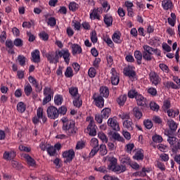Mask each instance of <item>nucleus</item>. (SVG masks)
<instances>
[{
  "label": "nucleus",
  "mask_w": 180,
  "mask_h": 180,
  "mask_svg": "<svg viewBox=\"0 0 180 180\" xmlns=\"http://www.w3.org/2000/svg\"><path fill=\"white\" fill-rule=\"evenodd\" d=\"M37 116L38 119H41L42 120V123H46L47 122V117L46 115H44V110L43 108L39 107L37 110Z\"/></svg>",
  "instance_id": "4468645a"
},
{
  "label": "nucleus",
  "mask_w": 180,
  "mask_h": 180,
  "mask_svg": "<svg viewBox=\"0 0 180 180\" xmlns=\"http://www.w3.org/2000/svg\"><path fill=\"white\" fill-rule=\"evenodd\" d=\"M162 6L165 11H168L169 9H172L174 4L171 0H163L162 1Z\"/></svg>",
  "instance_id": "aec40b11"
},
{
  "label": "nucleus",
  "mask_w": 180,
  "mask_h": 180,
  "mask_svg": "<svg viewBox=\"0 0 180 180\" xmlns=\"http://www.w3.org/2000/svg\"><path fill=\"white\" fill-rule=\"evenodd\" d=\"M24 158L27 162V165H29V167H36V160H34V159H33V158H32L30 155L25 154Z\"/></svg>",
  "instance_id": "6ab92c4d"
},
{
  "label": "nucleus",
  "mask_w": 180,
  "mask_h": 180,
  "mask_svg": "<svg viewBox=\"0 0 180 180\" xmlns=\"http://www.w3.org/2000/svg\"><path fill=\"white\" fill-rule=\"evenodd\" d=\"M100 155H106L108 154V149L106 148V145H101L100 146Z\"/></svg>",
  "instance_id": "603ef678"
},
{
  "label": "nucleus",
  "mask_w": 180,
  "mask_h": 180,
  "mask_svg": "<svg viewBox=\"0 0 180 180\" xmlns=\"http://www.w3.org/2000/svg\"><path fill=\"white\" fill-rule=\"evenodd\" d=\"M167 113L169 116V117H175V116H178L179 115V110H174L172 109H169L167 111Z\"/></svg>",
  "instance_id": "c9c22d12"
},
{
  "label": "nucleus",
  "mask_w": 180,
  "mask_h": 180,
  "mask_svg": "<svg viewBox=\"0 0 180 180\" xmlns=\"http://www.w3.org/2000/svg\"><path fill=\"white\" fill-rule=\"evenodd\" d=\"M132 115L136 118V119H141L143 117V112L140 111V108L139 107H135L132 110Z\"/></svg>",
  "instance_id": "bb28decb"
},
{
  "label": "nucleus",
  "mask_w": 180,
  "mask_h": 180,
  "mask_svg": "<svg viewBox=\"0 0 180 180\" xmlns=\"http://www.w3.org/2000/svg\"><path fill=\"white\" fill-rule=\"evenodd\" d=\"M143 59L145 61H151L154 58L153 53L158 57H161V51L158 50V49H154L148 45H143Z\"/></svg>",
  "instance_id": "f257e3e1"
},
{
  "label": "nucleus",
  "mask_w": 180,
  "mask_h": 180,
  "mask_svg": "<svg viewBox=\"0 0 180 180\" xmlns=\"http://www.w3.org/2000/svg\"><path fill=\"white\" fill-rule=\"evenodd\" d=\"M98 139H101V140L103 141V143H108V136L103 133V132H99L98 134Z\"/></svg>",
  "instance_id": "864d4df0"
},
{
  "label": "nucleus",
  "mask_w": 180,
  "mask_h": 180,
  "mask_svg": "<svg viewBox=\"0 0 180 180\" xmlns=\"http://www.w3.org/2000/svg\"><path fill=\"white\" fill-rule=\"evenodd\" d=\"M32 56V61L33 63H40V51L36 49L31 53Z\"/></svg>",
  "instance_id": "a211bd4d"
},
{
  "label": "nucleus",
  "mask_w": 180,
  "mask_h": 180,
  "mask_svg": "<svg viewBox=\"0 0 180 180\" xmlns=\"http://www.w3.org/2000/svg\"><path fill=\"white\" fill-rule=\"evenodd\" d=\"M111 110L109 108L103 109L101 112V115L103 119H108L110 116Z\"/></svg>",
  "instance_id": "7c9ffc66"
},
{
  "label": "nucleus",
  "mask_w": 180,
  "mask_h": 180,
  "mask_svg": "<svg viewBox=\"0 0 180 180\" xmlns=\"http://www.w3.org/2000/svg\"><path fill=\"white\" fill-rule=\"evenodd\" d=\"M86 121L89 122V124L87 127V131H89V134L90 136H96V130L98 129V127L95 124V121H94V118L87 117Z\"/></svg>",
  "instance_id": "39448f33"
},
{
  "label": "nucleus",
  "mask_w": 180,
  "mask_h": 180,
  "mask_svg": "<svg viewBox=\"0 0 180 180\" xmlns=\"http://www.w3.org/2000/svg\"><path fill=\"white\" fill-rule=\"evenodd\" d=\"M150 82H152L153 85H158L160 82H161V77L157 74V72L154 71H151L149 74Z\"/></svg>",
  "instance_id": "9d476101"
},
{
  "label": "nucleus",
  "mask_w": 180,
  "mask_h": 180,
  "mask_svg": "<svg viewBox=\"0 0 180 180\" xmlns=\"http://www.w3.org/2000/svg\"><path fill=\"white\" fill-rule=\"evenodd\" d=\"M54 94V91H53V89L51 87H45L44 89V96H51V95Z\"/></svg>",
  "instance_id": "3c124183"
},
{
  "label": "nucleus",
  "mask_w": 180,
  "mask_h": 180,
  "mask_svg": "<svg viewBox=\"0 0 180 180\" xmlns=\"http://www.w3.org/2000/svg\"><path fill=\"white\" fill-rule=\"evenodd\" d=\"M165 86L167 88H172V89H179V86H177V84H175L172 82H167L165 84Z\"/></svg>",
  "instance_id": "49530a36"
},
{
  "label": "nucleus",
  "mask_w": 180,
  "mask_h": 180,
  "mask_svg": "<svg viewBox=\"0 0 180 180\" xmlns=\"http://www.w3.org/2000/svg\"><path fill=\"white\" fill-rule=\"evenodd\" d=\"M103 10L101 8H94L93 11L90 13V19L95 20H101V15H102Z\"/></svg>",
  "instance_id": "9b49d317"
},
{
  "label": "nucleus",
  "mask_w": 180,
  "mask_h": 180,
  "mask_svg": "<svg viewBox=\"0 0 180 180\" xmlns=\"http://www.w3.org/2000/svg\"><path fill=\"white\" fill-rule=\"evenodd\" d=\"M65 76L66 78H71L74 77V72L72 71V68L71 67H68L66 71L65 72Z\"/></svg>",
  "instance_id": "79ce46f5"
},
{
  "label": "nucleus",
  "mask_w": 180,
  "mask_h": 180,
  "mask_svg": "<svg viewBox=\"0 0 180 180\" xmlns=\"http://www.w3.org/2000/svg\"><path fill=\"white\" fill-rule=\"evenodd\" d=\"M88 75L90 78H95V77H96V69H95V68H90L89 69Z\"/></svg>",
  "instance_id": "de8ad7c7"
},
{
  "label": "nucleus",
  "mask_w": 180,
  "mask_h": 180,
  "mask_svg": "<svg viewBox=\"0 0 180 180\" xmlns=\"http://www.w3.org/2000/svg\"><path fill=\"white\" fill-rule=\"evenodd\" d=\"M167 125L169 127L171 131H176V129H178V124L175 121L170 120L167 121Z\"/></svg>",
  "instance_id": "c85d7f7f"
},
{
  "label": "nucleus",
  "mask_w": 180,
  "mask_h": 180,
  "mask_svg": "<svg viewBox=\"0 0 180 180\" xmlns=\"http://www.w3.org/2000/svg\"><path fill=\"white\" fill-rule=\"evenodd\" d=\"M17 110L20 112V113H23L25 110H26V105L23 102H19L17 104Z\"/></svg>",
  "instance_id": "e433bc0d"
},
{
  "label": "nucleus",
  "mask_w": 180,
  "mask_h": 180,
  "mask_svg": "<svg viewBox=\"0 0 180 180\" xmlns=\"http://www.w3.org/2000/svg\"><path fill=\"white\" fill-rule=\"evenodd\" d=\"M86 142L84 141H78L76 145V150H82V148H85Z\"/></svg>",
  "instance_id": "c03bdc74"
},
{
  "label": "nucleus",
  "mask_w": 180,
  "mask_h": 180,
  "mask_svg": "<svg viewBox=\"0 0 180 180\" xmlns=\"http://www.w3.org/2000/svg\"><path fill=\"white\" fill-rule=\"evenodd\" d=\"M46 57L49 61V63H55V64H57L59 61L60 56L58 55V51L56 52H49L48 53L46 54Z\"/></svg>",
  "instance_id": "423d86ee"
},
{
  "label": "nucleus",
  "mask_w": 180,
  "mask_h": 180,
  "mask_svg": "<svg viewBox=\"0 0 180 180\" xmlns=\"http://www.w3.org/2000/svg\"><path fill=\"white\" fill-rule=\"evenodd\" d=\"M24 92L26 96H30V95H32L33 87H32L30 83H27L24 85Z\"/></svg>",
  "instance_id": "393cba45"
},
{
  "label": "nucleus",
  "mask_w": 180,
  "mask_h": 180,
  "mask_svg": "<svg viewBox=\"0 0 180 180\" xmlns=\"http://www.w3.org/2000/svg\"><path fill=\"white\" fill-rule=\"evenodd\" d=\"M148 94H149V95H151L152 96H157V89L154 87H150L149 89H148L147 90Z\"/></svg>",
  "instance_id": "e2e57ef3"
},
{
  "label": "nucleus",
  "mask_w": 180,
  "mask_h": 180,
  "mask_svg": "<svg viewBox=\"0 0 180 180\" xmlns=\"http://www.w3.org/2000/svg\"><path fill=\"white\" fill-rule=\"evenodd\" d=\"M62 122L63 123V130L65 131L68 136H74L77 133V127H75V121L72 120H68L67 118H63Z\"/></svg>",
  "instance_id": "f03ea898"
},
{
  "label": "nucleus",
  "mask_w": 180,
  "mask_h": 180,
  "mask_svg": "<svg viewBox=\"0 0 180 180\" xmlns=\"http://www.w3.org/2000/svg\"><path fill=\"white\" fill-rule=\"evenodd\" d=\"M90 37L92 43L95 44L98 41V36L96 35V31H92L90 34Z\"/></svg>",
  "instance_id": "8fccbe9b"
},
{
  "label": "nucleus",
  "mask_w": 180,
  "mask_h": 180,
  "mask_svg": "<svg viewBox=\"0 0 180 180\" xmlns=\"http://www.w3.org/2000/svg\"><path fill=\"white\" fill-rule=\"evenodd\" d=\"M124 74L127 75V77H133L136 76V72H134V70H130V68L124 69Z\"/></svg>",
  "instance_id": "09e8293b"
},
{
  "label": "nucleus",
  "mask_w": 180,
  "mask_h": 180,
  "mask_svg": "<svg viewBox=\"0 0 180 180\" xmlns=\"http://www.w3.org/2000/svg\"><path fill=\"white\" fill-rule=\"evenodd\" d=\"M147 172L148 170L146 169V167L142 168L141 171H139L134 173L135 176H139L141 178H144V176H147Z\"/></svg>",
  "instance_id": "473e14b6"
},
{
  "label": "nucleus",
  "mask_w": 180,
  "mask_h": 180,
  "mask_svg": "<svg viewBox=\"0 0 180 180\" xmlns=\"http://www.w3.org/2000/svg\"><path fill=\"white\" fill-rule=\"evenodd\" d=\"M93 99L95 102L96 106L97 108H100L102 109L103 106H105V100L103 99V97L102 96H95V95L93 96Z\"/></svg>",
  "instance_id": "ddd939ff"
},
{
  "label": "nucleus",
  "mask_w": 180,
  "mask_h": 180,
  "mask_svg": "<svg viewBox=\"0 0 180 180\" xmlns=\"http://www.w3.org/2000/svg\"><path fill=\"white\" fill-rule=\"evenodd\" d=\"M116 101L120 106H124V104L127 101V95L122 94L117 98Z\"/></svg>",
  "instance_id": "4be33fe9"
},
{
  "label": "nucleus",
  "mask_w": 180,
  "mask_h": 180,
  "mask_svg": "<svg viewBox=\"0 0 180 180\" xmlns=\"http://www.w3.org/2000/svg\"><path fill=\"white\" fill-rule=\"evenodd\" d=\"M119 117L120 119H122V120H130V113L129 112H122L121 113L119 114Z\"/></svg>",
  "instance_id": "4c0bfd02"
},
{
  "label": "nucleus",
  "mask_w": 180,
  "mask_h": 180,
  "mask_svg": "<svg viewBox=\"0 0 180 180\" xmlns=\"http://www.w3.org/2000/svg\"><path fill=\"white\" fill-rule=\"evenodd\" d=\"M112 39L114 43H117V44H120V43H122V40L120 39V34L117 32L112 34Z\"/></svg>",
  "instance_id": "58836bf2"
},
{
  "label": "nucleus",
  "mask_w": 180,
  "mask_h": 180,
  "mask_svg": "<svg viewBox=\"0 0 180 180\" xmlns=\"http://www.w3.org/2000/svg\"><path fill=\"white\" fill-rule=\"evenodd\" d=\"M136 95H139V93L135 90V89H132V90H130L129 92H128V96L131 98V99H133V98H136Z\"/></svg>",
  "instance_id": "69168bd1"
},
{
  "label": "nucleus",
  "mask_w": 180,
  "mask_h": 180,
  "mask_svg": "<svg viewBox=\"0 0 180 180\" xmlns=\"http://www.w3.org/2000/svg\"><path fill=\"white\" fill-rule=\"evenodd\" d=\"M71 49L72 56L82 53V48H81V46L78 45V44H72Z\"/></svg>",
  "instance_id": "dca6fc26"
},
{
  "label": "nucleus",
  "mask_w": 180,
  "mask_h": 180,
  "mask_svg": "<svg viewBox=\"0 0 180 180\" xmlns=\"http://www.w3.org/2000/svg\"><path fill=\"white\" fill-rule=\"evenodd\" d=\"M40 39H42L44 41H47L49 40V34L46 32H41L39 34Z\"/></svg>",
  "instance_id": "bf43d9fd"
},
{
  "label": "nucleus",
  "mask_w": 180,
  "mask_h": 180,
  "mask_svg": "<svg viewBox=\"0 0 180 180\" xmlns=\"http://www.w3.org/2000/svg\"><path fill=\"white\" fill-rule=\"evenodd\" d=\"M90 145L91 147H99V141L96 138H93L90 141Z\"/></svg>",
  "instance_id": "338daca9"
},
{
  "label": "nucleus",
  "mask_w": 180,
  "mask_h": 180,
  "mask_svg": "<svg viewBox=\"0 0 180 180\" xmlns=\"http://www.w3.org/2000/svg\"><path fill=\"white\" fill-rule=\"evenodd\" d=\"M150 108L152 110L158 112V110L160 109V105H158L155 102H150Z\"/></svg>",
  "instance_id": "0e129e2a"
},
{
  "label": "nucleus",
  "mask_w": 180,
  "mask_h": 180,
  "mask_svg": "<svg viewBox=\"0 0 180 180\" xmlns=\"http://www.w3.org/2000/svg\"><path fill=\"white\" fill-rule=\"evenodd\" d=\"M69 94L71 95L72 99L75 98H80L79 94L78 93V88L72 86L69 89Z\"/></svg>",
  "instance_id": "412c9836"
},
{
  "label": "nucleus",
  "mask_w": 180,
  "mask_h": 180,
  "mask_svg": "<svg viewBox=\"0 0 180 180\" xmlns=\"http://www.w3.org/2000/svg\"><path fill=\"white\" fill-rule=\"evenodd\" d=\"M63 158H65V162H71L75 157V152L73 149H70L63 153Z\"/></svg>",
  "instance_id": "0eeeda50"
},
{
  "label": "nucleus",
  "mask_w": 180,
  "mask_h": 180,
  "mask_svg": "<svg viewBox=\"0 0 180 180\" xmlns=\"http://www.w3.org/2000/svg\"><path fill=\"white\" fill-rule=\"evenodd\" d=\"M134 57L136 58V60H137V63L139 64V65H140L141 64V61L143 60V51L142 52L140 51H134Z\"/></svg>",
  "instance_id": "cd10ccee"
},
{
  "label": "nucleus",
  "mask_w": 180,
  "mask_h": 180,
  "mask_svg": "<svg viewBox=\"0 0 180 180\" xmlns=\"http://www.w3.org/2000/svg\"><path fill=\"white\" fill-rule=\"evenodd\" d=\"M159 68H160V70H162V71H163V72H166V74H168V72H169V68L167 65L164 63H160L159 65Z\"/></svg>",
  "instance_id": "052dcab7"
},
{
  "label": "nucleus",
  "mask_w": 180,
  "mask_h": 180,
  "mask_svg": "<svg viewBox=\"0 0 180 180\" xmlns=\"http://www.w3.org/2000/svg\"><path fill=\"white\" fill-rule=\"evenodd\" d=\"M64 99L63 98V96L60 94H57L54 97V103L56 106H60L63 103Z\"/></svg>",
  "instance_id": "72a5a7b5"
},
{
  "label": "nucleus",
  "mask_w": 180,
  "mask_h": 180,
  "mask_svg": "<svg viewBox=\"0 0 180 180\" xmlns=\"http://www.w3.org/2000/svg\"><path fill=\"white\" fill-rule=\"evenodd\" d=\"M47 153L51 157H54V155H56V148H54L53 146H49V148H47Z\"/></svg>",
  "instance_id": "13d9d810"
},
{
  "label": "nucleus",
  "mask_w": 180,
  "mask_h": 180,
  "mask_svg": "<svg viewBox=\"0 0 180 180\" xmlns=\"http://www.w3.org/2000/svg\"><path fill=\"white\" fill-rule=\"evenodd\" d=\"M133 158L134 160H137V161L144 160V151L141 149L137 150L133 156Z\"/></svg>",
  "instance_id": "5701e85b"
},
{
  "label": "nucleus",
  "mask_w": 180,
  "mask_h": 180,
  "mask_svg": "<svg viewBox=\"0 0 180 180\" xmlns=\"http://www.w3.org/2000/svg\"><path fill=\"white\" fill-rule=\"evenodd\" d=\"M73 99V105L75 108H81V106H82V100H81L79 97Z\"/></svg>",
  "instance_id": "a18cd8bd"
},
{
  "label": "nucleus",
  "mask_w": 180,
  "mask_h": 180,
  "mask_svg": "<svg viewBox=\"0 0 180 180\" xmlns=\"http://www.w3.org/2000/svg\"><path fill=\"white\" fill-rule=\"evenodd\" d=\"M153 141L154 143H162V136L160 135H155L152 137Z\"/></svg>",
  "instance_id": "774afa93"
},
{
  "label": "nucleus",
  "mask_w": 180,
  "mask_h": 180,
  "mask_svg": "<svg viewBox=\"0 0 180 180\" xmlns=\"http://www.w3.org/2000/svg\"><path fill=\"white\" fill-rule=\"evenodd\" d=\"M122 126L126 130H128L129 131H133V129H134V124L133 123V120L130 119L124 120L122 122Z\"/></svg>",
  "instance_id": "2eb2a0df"
},
{
  "label": "nucleus",
  "mask_w": 180,
  "mask_h": 180,
  "mask_svg": "<svg viewBox=\"0 0 180 180\" xmlns=\"http://www.w3.org/2000/svg\"><path fill=\"white\" fill-rule=\"evenodd\" d=\"M104 23L108 26V27L112 26L113 23V18L110 15H105L104 16Z\"/></svg>",
  "instance_id": "2f4dec72"
},
{
  "label": "nucleus",
  "mask_w": 180,
  "mask_h": 180,
  "mask_svg": "<svg viewBox=\"0 0 180 180\" xmlns=\"http://www.w3.org/2000/svg\"><path fill=\"white\" fill-rule=\"evenodd\" d=\"M108 125L115 131H119V130H120V126L115 117L109 118L108 120Z\"/></svg>",
  "instance_id": "1a4fd4ad"
},
{
  "label": "nucleus",
  "mask_w": 180,
  "mask_h": 180,
  "mask_svg": "<svg viewBox=\"0 0 180 180\" xmlns=\"http://www.w3.org/2000/svg\"><path fill=\"white\" fill-rule=\"evenodd\" d=\"M15 157H16V153L13 151H6L3 155V158L4 160H6V161H11Z\"/></svg>",
  "instance_id": "f3484780"
},
{
  "label": "nucleus",
  "mask_w": 180,
  "mask_h": 180,
  "mask_svg": "<svg viewBox=\"0 0 180 180\" xmlns=\"http://www.w3.org/2000/svg\"><path fill=\"white\" fill-rule=\"evenodd\" d=\"M135 99L139 106H144L146 105V99L141 94L136 95Z\"/></svg>",
  "instance_id": "b1692460"
},
{
  "label": "nucleus",
  "mask_w": 180,
  "mask_h": 180,
  "mask_svg": "<svg viewBox=\"0 0 180 180\" xmlns=\"http://www.w3.org/2000/svg\"><path fill=\"white\" fill-rule=\"evenodd\" d=\"M69 9L70 11H72V12H75L77 9H78V4L75 2H71L69 4Z\"/></svg>",
  "instance_id": "680f3d73"
},
{
  "label": "nucleus",
  "mask_w": 180,
  "mask_h": 180,
  "mask_svg": "<svg viewBox=\"0 0 180 180\" xmlns=\"http://www.w3.org/2000/svg\"><path fill=\"white\" fill-rule=\"evenodd\" d=\"M18 61L21 67H25V65H26V57L23 55H19L18 56Z\"/></svg>",
  "instance_id": "ea45409f"
},
{
  "label": "nucleus",
  "mask_w": 180,
  "mask_h": 180,
  "mask_svg": "<svg viewBox=\"0 0 180 180\" xmlns=\"http://www.w3.org/2000/svg\"><path fill=\"white\" fill-rule=\"evenodd\" d=\"M112 139L117 141H122V142L124 141V139L120 136V134H119V133H116V132H114L112 134Z\"/></svg>",
  "instance_id": "37998d69"
},
{
  "label": "nucleus",
  "mask_w": 180,
  "mask_h": 180,
  "mask_svg": "<svg viewBox=\"0 0 180 180\" xmlns=\"http://www.w3.org/2000/svg\"><path fill=\"white\" fill-rule=\"evenodd\" d=\"M110 74L111 84H112V85H119L120 78L119 77V74L116 72V69L112 68L110 70Z\"/></svg>",
  "instance_id": "6e6552de"
},
{
  "label": "nucleus",
  "mask_w": 180,
  "mask_h": 180,
  "mask_svg": "<svg viewBox=\"0 0 180 180\" xmlns=\"http://www.w3.org/2000/svg\"><path fill=\"white\" fill-rule=\"evenodd\" d=\"M108 161L110 162L108 165V169L113 172H124L126 171V166L117 165V159L113 157L107 156Z\"/></svg>",
  "instance_id": "7ed1b4c3"
},
{
  "label": "nucleus",
  "mask_w": 180,
  "mask_h": 180,
  "mask_svg": "<svg viewBox=\"0 0 180 180\" xmlns=\"http://www.w3.org/2000/svg\"><path fill=\"white\" fill-rule=\"evenodd\" d=\"M47 117L49 119H52L53 120H56V119H58V108L57 107L51 105L46 109Z\"/></svg>",
  "instance_id": "20e7f679"
},
{
  "label": "nucleus",
  "mask_w": 180,
  "mask_h": 180,
  "mask_svg": "<svg viewBox=\"0 0 180 180\" xmlns=\"http://www.w3.org/2000/svg\"><path fill=\"white\" fill-rule=\"evenodd\" d=\"M100 95L102 98H108L109 96V89L106 86H101L100 88Z\"/></svg>",
  "instance_id": "c756f323"
},
{
  "label": "nucleus",
  "mask_w": 180,
  "mask_h": 180,
  "mask_svg": "<svg viewBox=\"0 0 180 180\" xmlns=\"http://www.w3.org/2000/svg\"><path fill=\"white\" fill-rule=\"evenodd\" d=\"M167 136H168V139H167V141L169 143V144H170V146H174L176 143V137L173 136L172 134H171V131H167Z\"/></svg>",
  "instance_id": "a878e982"
},
{
  "label": "nucleus",
  "mask_w": 180,
  "mask_h": 180,
  "mask_svg": "<svg viewBox=\"0 0 180 180\" xmlns=\"http://www.w3.org/2000/svg\"><path fill=\"white\" fill-rule=\"evenodd\" d=\"M160 161H163L164 162H167L169 160V155L166 153H162L160 155Z\"/></svg>",
  "instance_id": "4d7b16f0"
},
{
  "label": "nucleus",
  "mask_w": 180,
  "mask_h": 180,
  "mask_svg": "<svg viewBox=\"0 0 180 180\" xmlns=\"http://www.w3.org/2000/svg\"><path fill=\"white\" fill-rule=\"evenodd\" d=\"M171 108V101L169 99L165 100L163 102L162 109L164 112H167Z\"/></svg>",
  "instance_id": "a19ab883"
},
{
  "label": "nucleus",
  "mask_w": 180,
  "mask_h": 180,
  "mask_svg": "<svg viewBox=\"0 0 180 180\" xmlns=\"http://www.w3.org/2000/svg\"><path fill=\"white\" fill-rule=\"evenodd\" d=\"M133 148H134V143H128L125 146V151L129 154H131Z\"/></svg>",
  "instance_id": "5fc2aeb1"
},
{
  "label": "nucleus",
  "mask_w": 180,
  "mask_h": 180,
  "mask_svg": "<svg viewBox=\"0 0 180 180\" xmlns=\"http://www.w3.org/2000/svg\"><path fill=\"white\" fill-rule=\"evenodd\" d=\"M143 124L145 127L150 130V129H153V122L150 120H146L143 121Z\"/></svg>",
  "instance_id": "6e6d98bb"
},
{
  "label": "nucleus",
  "mask_w": 180,
  "mask_h": 180,
  "mask_svg": "<svg viewBox=\"0 0 180 180\" xmlns=\"http://www.w3.org/2000/svg\"><path fill=\"white\" fill-rule=\"evenodd\" d=\"M58 56L60 58L63 57L65 62L67 64H70V56H71V53H70L68 49L58 51Z\"/></svg>",
  "instance_id": "f8f14e48"
},
{
  "label": "nucleus",
  "mask_w": 180,
  "mask_h": 180,
  "mask_svg": "<svg viewBox=\"0 0 180 180\" xmlns=\"http://www.w3.org/2000/svg\"><path fill=\"white\" fill-rule=\"evenodd\" d=\"M167 20H168L169 25H170V26L174 27V26H175V23L176 22V15H175V13H172L171 18H169L167 19Z\"/></svg>",
  "instance_id": "f704fd0d"
}]
</instances>
